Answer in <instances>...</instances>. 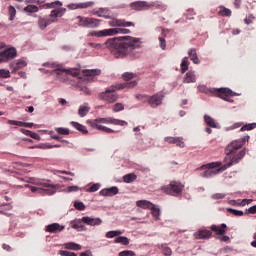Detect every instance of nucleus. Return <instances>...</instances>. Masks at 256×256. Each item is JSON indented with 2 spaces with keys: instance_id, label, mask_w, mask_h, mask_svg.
I'll list each match as a JSON object with an SVG mask.
<instances>
[{
  "instance_id": "f257e3e1",
  "label": "nucleus",
  "mask_w": 256,
  "mask_h": 256,
  "mask_svg": "<svg viewBox=\"0 0 256 256\" xmlns=\"http://www.w3.org/2000/svg\"><path fill=\"white\" fill-rule=\"evenodd\" d=\"M143 42L140 38L133 36H120L109 38L105 42L106 49H109L115 59H125L133 53L134 49H139Z\"/></svg>"
},
{
  "instance_id": "f03ea898",
  "label": "nucleus",
  "mask_w": 256,
  "mask_h": 256,
  "mask_svg": "<svg viewBox=\"0 0 256 256\" xmlns=\"http://www.w3.org/2000/svg\"><path fill=\"white\" fill-rule=\"evenodd\" d=\"M44 9H53L49 16L38 18V27L42 31L47 29L52 23H57L58 18L63 17L67 13V8H63V2L56 0L54 2L44 4Z\"/></svg>"
},
{
  "instance_id": "7ed1b4c3",
  "label": "nucleus",
  "mask_w": 256,
  "mask_h": 256,
  "mask_svg": "<svg viewBox=\"0 0 256 256\" xmlns=\"http://www.w3.org/2000/svg\"><path fill=\"white\" fill-rule=\"evenodd\" d=\"M137 86V81L124 82L116 85H112L105 89V91L98 94L99 101H104V103L113 104L119 99V95L116 91H121L123 89H133Z\"/></svg>"
},
{
  "instance_id": "20e7f679",
  "label": "nucleus",
  "mask_w": 256,
  "mask_h": 256,
  "mask_svg": "<svg viewBox=\"0 0 256 256\" xmlns=\"http://www.w3.org/2000/svg\"><path fill=\"white\" fill-rule=\"evenodd\" d=\"M92 129L97 131H103V133H117L115 130L106 127L105 125H118L119 127H125L128 123L125 120L115 119L113 117L96 118L88 122Z\"/></svg>"
},
{
  "instance_id": "39448f33",
  "label": "nucleus",
  "mask_w": 256,
  "mask_h": 256,
  "mask_svg": "<svg viewBox=\"0 0 256 256\" xmlns=\"http://www.w3.org/2000/svg\"><path fill=\"white\" fill-rule=\"evenodd\" d=\"M233 165V162H230L226 165H223L221 167V163L219 162H211L209 164L203 165L199 168V171H203L200 173V177H204L208 179V177H213V175H217V173H221L223 171H226Z\"/></svg>"
},
{
  "instance_id": "423d86ee",
  "label": "nucleus",
  "mask_w": 256,
  "mask_h": 256,
  "mask_svg": "<svg viewBox=\"0 0 256 256\" xmlns=\"http://www.w3.org/2000/svg\"><path fill=\"white\" fill-rule=\"evenodd\" d=\"M130 7L133 11H147V9H151L152 7H154V9H159L160 11H165V9H167V6L159 1L151 3H148L147 1H136L132 2Z\"/></svg>"
},
{
  "instance_id": "0eeeda50",
  "label": "nucleus",
  "mask_w": 256,
  "mask_h": 256,
  "mask_svg": "<svg viewBox=\"0 0 256 256\" xmlns=\"http://www.w3.org/2000/svg\"><path fill=\"white\" fill-rule=\"evenodd\" d=\"M183 189H185V185L179 181H171L169 185L163 186L162 191L166 193V195H172V197H179L183 193Z\"/></svg>"
},
{
  "instance_id": "6e6552de",
  "label": "nucleus",
  "mask_w": 256,
  "mask_h": 256,
  "mask_svg": "<svg viewBox=\"0 0 256 256\" xmlns=\"http://www.w3.org/2000/svg\"><path fill=\"white\" fill-rule=\"evenodd\" d=\"M46 67H49L52 70V73H56V75H63L65 73L66 75H72V77H77L79 73L75 71L74 69H65L62 64L52 62V63H46L44 64Z\"/></svg>"
},
{
  "instance_id": "1a4fd4ad",
  "label": "nucleus",
  "mask_w": 256,
  "mask_h": 256,
  "mask_svg": "<svg viewBox=\"0 0 256 256\" xmlns=\"http://www.w3.org/2000/svg\"><path fill=\"white\" fill-rule=\"evenodd\" d=\"M164 98L165 94H163V92H158L152 96H138V99H141L142 101H147L152 109L159 107V105L163 103Z\"/></svg>"
},
{
  "instance_id": "9d476101",
  "label": "nucleus",
  "mask_w": 256,
  "mask_h": 256,
  "mask_svg": "<svg viewBox=\"0 0 256 256\" xmlns=\"http://www.w3.org/2000/svg\"><path fill=\"white\" fill-rule=\"evenodd\" d=\"M78 25L80 27H87L88 29H95L99 27V19L96 18H89V17H83V16H78Z\"/></svg>"
},
{
  "instance_id": "9b49d317",
  "label": "nucleus",
  "mask_w": 256,
  "mask_h": 256,
  "mask_svg": "<svg viewBox=\"0 0 256 256\" xmlns=\"http://www.w3.org/2000/svg\"><path fill=\"white\" fill-rule=\"evenodd\" d=\"M210 93H217L220 99H223L224 101H228V103H233V99H231V97H235L238 95L237 93L233 92L229 88H220L218 90H210Z\"/></svg>"
},
{
  "instance_id": "f8f14e48",
  "label": "nucleus",
  "mask_w": 256,
  "mask_h": 256,
  "mask_svg": "<svg viewBox=\"0 0 256 256\" xmlns=\"http://www.w3.org/2000/svg\"><path fill=\"white\" fill-rule=\"evenodd\" d=\"M241 147H242L241 140H234L230 144H228L225 150V153L227 156L235 155V151H237L238 149H241Z\"/></svg>"
},
{
  "instance_id": "ddd939ff",
  "label": "nucleus",
  "mask_w": 256,
  "mask_h": 256,
  "mask_svg": "<svg viewBox=\"0 0 256 256\" xmlns=\"http://www.w3.org/2000/svg\"><path fill=\"white\" fill-rule=\"evenodd\" d=\"M12 73H17L19 69H23V67H27V62L23 59L14 60L9 65Z\"/></svg>"
},
{
  "instance_id": "4468645a",
  "label": "nucleus",
  "mask_w": 256,
  "mask_h": 256,
  "mask_svg": "<svg viewBox=\"0 0 256 256\" xmlns=\"http://www.w3.org/2000/svg\"><path fill=\"white\" fill-rule=\"evenodd\" d=\"M93 5H95V2L93 1L84 2V3H71V4H68V9H70L71 11L75 9H87L89 7H93Z\"/></svg>"
},
{
  "instance_id": "2eb2a0df",
  "label": "nucleus",
  "mask_w": 256,
  "mask_h": 256,
  "mask_svg": "<svg viewBox=\"0 0 256 256\" xmlns=\"http://www.w3.org/2000/svg\"><path fill=\"white\" fill-rule=\"evenodd\" d=\"M213 232L207 229H199L194 233L195 239H211Z\"/></svg>"
},
{
  "instance_id": "dca6fc26",
  "label": "nucleus",
  "mask_w": 256,
  "mask_h": 256,
  "mask_svg": "<svg viewBox=\"0 0 256 256\" xmlns=\"http://www.w3.org/2000/svg\"><path fill=\"white\" fill-rule=\"evenodd\" d=\"M65 226L60 225L59 223H52L45 227L47 233H61L64 231Z\"/></svg>"
},
{
  "instance_id": "f3484780",
  "label": "nucleus",
  "mask_w": 256,
  "mask_h": 256,
  "mask_svg": "<svg viewBox=\"0 0 256 256\" xmlns=\"http://www.w3.org/2000/svg\"><path fill=\"white\" fill-rule=\"evenodd\" d=\"M82 223H85L86 225H90L91 227H95L97 225H101V223H103V220H101V218L84 216L82 217Z\"/></svg>"
},
{
  "instance_id": "a211bd4d",
  "label": "nucleus",
  "mask_w": 256,
  "mask_h": 256,
  "mask_svg": "<svg viewBox=\"0 0 256 256\" xmlns=\"http://www.w3.org/2000/svg\"><path fill=\"white\" fill-rule=\"evenodd\" d=\"M83 75L87 77V81H95V77L101 75V71L99 69H87L83 70Z\"/></svg>"
},
{
  "instance_id": "6ab92c4d",
  "label": "nucleus",
  "mask_w": 256,
  "mask_h": 256,
  "mask_svg": "<svg viewBox=\"0 0 256 256\" xmlns=\"http://www.w3.org/2000/svg\"><path fill=\"white\" fill-rule=\"evenodd\" d=\"M117 193H119V188L113 186L111 188L102 189L99 192V195L102 197H113V195H117Z\"/></svg>"
},
{
  "instance_id": "aec40b11",
  "label": "nucleus",
  "mask_w": 256,
  "mask_h": 256,
  "mask_svg": "<svg viewBox=\"0 0 256 256\" xmlns=\"http://www.w3.org/2000/svg\"><path fill=\"white\" fill-rule=\"evenodd\" d=\"M42 188V193L44 195H55V193H57V189L55 188V186L48 184V183H42L40 184Z\"/></svg>"
},
{
  "instance_id": "412c9836",
  "label": "nucleus",
  "mask_w": 256,
  "mask_h": 256,
  "mask_svg": "<svg viewBox=\"0 0 256 256\" xmlns=\"http://www.w3.org/2000/svg\"><path fill=\"white\" fill-rule=\"evenodd\" d=\"M6 61H11V59H15L17 57V49L11 47L2 51Z\"/></svg>"
},
{
  "instance_id": "4be33fe9",
  "label": "nucleus",
  "mask_w": 256,
  "mask_h": 256,
  "mask_svg": "<svg viewBox=\"0 0 256 256\" xmlns=\"http://www.w3.org/2000/svg\"><path fill=\"white\" fill-rule=\"evenodd\" d=\"M210 231L214 232L215 235H225L227 233V224H221L220 226L212 225L210 226Z\"/></svg>"
},
{
  "instance_id": "5701e85b",
  "label": "nucleus",
  "mask_w": 256,
  "mask_h": 256,
  "mask_svg": "<svg viewBox=\"0 0 256 256\" xmlns=\"http://www.w3.org/2000/svg\"><path fill=\"white\" fill-rule=\"evenodd\" d=\"M112 27H135V24L133 22L125 21V20H119L115 19L111 23Z\"/></svg>"
},
{
  "instance_id": "b1692460",
  "label": "nucleus",
  "mask_w": 256,
  "mask_h": 256,
  "mask_svg": "<svg viewBox=\"0 0 256 256\" xmlns=\"http://www.w3.org/2000/svg\"><path fill=\"white\" fill-rule=\"evenodd\" d=\"M90 111H91V106H89V103L85 102L79 106L78 115L80 117H87Z\"/></svg>"
},
{
  "instance_id": "393cba45",
  "label": "nucleus",
  "mask_w": 256,
  "mask_h": 256,
  "mask_svg": "<svg viewBox=\"0 0 256 256\" xmlns=\"http://www.w3.org/2000/svg\"><path fill=\"white\" fill-rule=\"evenodd\" d=\"M90 37H111V29H104L100 31H91Z\"/></svg>"
},
{
  "instance_id": "a878e982",
  "label": "nucleus",
  "mask_w": 256,
  "mask_h": 256,
  "mask_svg": "<svg viewBox=\"0 0 256 256\" xmlns=\"http://www.w3.org/2000/svg\"><path fill=\"white\" fill-rule=\"evenodd\" d=\"M131 30L127 28H110V37L113 35H129Z\"/></svg>"
},
{
  "instance_id": "bb28decb",
  "label": "nucleus",
  "mask_w": 256,
  "mask_h": 256,
  "mask_svg": "<svg viewBox=\"0 0 256 256\" xmlns=\"http://www.w3.org/2000/svg\"><path fill=\"white\" fill-rule=\"evenodd\" d=\"M70 125L73 127V129H76V131H79L83 135H87V133H89V131L87 130V127L80 124L79 122L72 121Z\"/></svg>"
},
{
  "instance_id": "cd10ccee",
  "label": "nucleus",
  "mask_w": 256,
  "mask_h": 256,
  "mask_svg": "<svg viewBox=\"0 0 256 256\" xmlns=\"http://www.w3.org/2000/svg\"><path fill=\"white\" fill-rule=\"evenodd\" d=\"M195 81H197L195 71H188L183 79V83H195Z\"/></svg>"
},
{
  "instance_id": "c85d7f7f",
  "label": "nucleus",
  "mask_w": 256,
  "mask_h": 256,
  "mask_svg": "<svg viewBox=\"0 0 256 256\" xmlns=\"http://www.w3.org/2000/svg\"><path fill=\"white\" fill-rule=\"evenodd\" d=\"M204 121H205L206 125H208V127H211L212 129H217V127H219V124H217V122H215V119H213L209 115H204Z\"/></svg>"
},
{
  "instance_id": "c756f323",
  "label": "nucleus",
  "mask_w": 256,
  "mask_h": 256,
  "mask_svg": "<svg viewBox=\"0 0 256 256\" xmlns=\"http://www.w3.org/2000/svg\"><path fill=\"white\" fill-rule=\"evenodd\" d=\"M136 205L140 207V209H151V207H153V203L147 200H139L136 202Z\"/></svg>"
},
{
  "instance_id": "7c9ffc66",
  "label": "nucleus",
  "mask_w": 256,
  "mask_h": 256,
  "mask_svg": "<svg viewBox=\"0 0 256 256\" xmlns=\"http://www.w3.org/2000/svg\"><path fill=\"white\" fill-rule=\"evenodd\" d=\"M158 249H161L163 255L171 256L173 255V250L167 246V244H158Z\"/></svg>"
},
{
  "instance_id": "2f4dec72",
  "label": "nucleus",
  "mask_w": 256,
  "mask_h": 256,
  "mask_svg": "<svg viewBox=\"0 0 256 256\" xmlns=\"http://www.w3.org/2000/svg\"><path fill=\"white\" fill-rule=\"evenodd\" d=\"M65 249H69L70 251H81V245L75 242H68L64 244Z\"/></svg>"
},
{
  "instance_id": "473e14b6",
  "label": "nucleus",
  "mask_w": 256,
  "mask_h": 256,
  "mask_svg": "<svg viewBox=\"0 0 256 256\" xmlns=\"http://www.w3.org/2000/svg\"><path fill=\"white\" fill-rule=\"evenodd\" d=\"M188 55L191 61L195 63V65L199 64V57L197 56V50L191 49L190 51H188Z\"/></svg>"
},
{
  "instance_id": "72a5a7b5",
  "label": "nucleus",
  "mask_w": 256,
  "mask_h": 256,
  "mask_svg": "<svg viewBox=\"0 0 256 256\" xmlns=\"http://www.w3.org/2000/svg\"><path fill=\"white\" fill-rule=\"evenodd\" d=\"M137 180V175L134 173L126 174L123 176L124 183H133V181Z\"/></svg>"
},
{
  "instance_id": "f704fd0d",
  "label": "nucleus",
  "mask_w": 256,
  "mask_h": 256,
  "mask_svg": "<svg viewBox=\"0 0 256 256\" xmlns=\"http://www.w3.org/2000/svg\"><path fill=\"white\" fill-rule=\"evenodd\" d=\"M246 154L247 150L243 149L238 154H233V158L231 159V161H241V159H243V157H245Z\"/></svg>"
},
{
  "instance_id": "c9c22d12",
  "label": "nucleus",
  "mask_w": 256,
  "mask_h": 256,
  "mask_svg": "<svg viewBox=\"0 0 256 256\" xmlns=\"http://www.w3.org/2000/svg\"><path fill=\"white\" fill-rule=\"evenodd\" d=\"M222 17H231V9L226 8L225 6L220 7L218 12Z\"/></svg>"
},
{
  "instance_id": "e433bc0d",
  "label": "nucleus",
  "mask_w": 256,
  "mask_h": 256,
  "mask_svg": "<svg viewBox=\"0 0 256 256\" xmlns=\"http://www.w3.org/2000/svg\"><path fill=\"white\" fill-rule=\"evenodd\" d=\"M25 13H38L39 7L37 5H27L24 8Z\"/></svg>"
},
{
  "instance_id": "4c0bfd02",
  "label": "nucleus",
  "mask_w": 256,
  "mask_h": 256,
  "mask_svg": "<svg viewBox=\"0 0 256 256\" xmlns=\"http://www.w3.org/2000/svg\"><path fill=\"white\" fill-rule=\"evenodd\" d=\"M189 69V60L184 57L181 62V73H185Z\"/></svg>"
},
{
  "instance_id": "58836bf2",
  "label": "nucleus",
  "mask_w": 256,
  "mask_h": 256,
  "mask_svg": "<svg viewBox=\"0 0 256 256\" xmlns=\"http://www.w3.org/2000/svg\"><path fill=\"white\" fill-rule=\"evenodd\" d=\"M135 77H137V74L133 72H125L122 74L124 81H131V79H135Z\"/></svg>"
},
{
  "instance_id": "ea45409f",
  "label": "nucleus",
  "mask_w": 256,
  "mask_h": 256,
  "mask_svg": "<svg viewBox=\"0 0 256 256\" xmlns=\"http://www.w3.org/2000/svg\"><path fill=\"white\" fill-rule=\"evenodd\" d=\"M253 129H256V123H249L245 124L244 126L241 127L240 131H253Z\"/></svg>"
},
{
  "instance_id": "a19ab883",
  "label": "nucleus",
  "mask_w": 256,
  "mask_h": 256,
  "mask_svg": "<svg viewBox=\"0 0 256 256\" xmlns=\"http://www.w3.org/2000/svg\"><path fill=\"white\" fill-rule=\"evenodd\" d=\"M8 15H9V21H13L15 19V15H17V10L13 6L8 7Z\"/></svg>"
},
{
  "instance_id": "79ce46f5",
  "label": "nucleus",
  "mask_w": 256,
  "mask_h": 256,
  "mask_svg": "<svg viewBox=\"0 0 256 256\" xmlns=\"http://www.w3.org/2000/svg\"><path fill=\"white\" fill-rule=\"evenodd\" d=\"M121 234L122 232L120 230L109 231L106 233V238L113 239V237H119Z\"/></svg>"
},
{
  "instance_id": "37998d69",
  "label": "nucleus",
  "mask_w": 256,
  "mask_h": 256,
  "mask_svg": "<svg viewBox=\"0 0 256 256\" xmlns=\"http://www.w3.org/2000/svg\"><path fill=\"white\" fill-rule=\"evenodd\" d=\"M115 243H121L122 245H128L129 244V238L125 236H118L115 240Z\"/></svg>"
},
{
  "instance_id": "c03bdc74",
  "label": "nucleus",
  "mask_w": 256,
  "mask_h": 256,
  "mask_svg": "<svg viewBox=\"0 0 256 256\" xmlns=\"http://www.w3.org/2000/svg\"><path fill=\"white\" fill-rule=\"evenodd\" d=\"M150 209L153 217H155V219H159V216L161 215V210L157 208L155 204H153V207H151Z\"/></svg>"
},
{
  "instance_id": "a18cd8bd",
  "label": "nucleus",
  "mask_w": 256,
  "mask_h": 256,
  "mask_svg": "<svg viewBox=\"0 0 256 256\" xmlns=\"http://www.w3.org/2000/svg\"><path fill=\"white\" fill-rule=\"evenodd\" d=\"M11 72L7 69H0V79H9Z\"/></svg>"
},
{
  "instance_id": "49530a36",
  "label": "nucleus",
  "mask_w": 256,
  "mask_h": 256,
  "mask_svg": "<svg viewBox=\"0 0 256 256\" xmlns=\"http://www.w3.org/2000/svg\"><path fill=\"white\" fill-rule=\"evenodd\" d=\"M100 188H101V184L96 183V184H93L91 187H89L86 191L87 193H95L99 191Z\"/></svg>"
},
{
  "instance_id": "de8ad7c7",
  "label": "nucleus",
  "mask_w": 256,
  "mask_h": 256,
  "mask_svg": "<svg viewBox=\"0 0 256 256\" xmlns=\"http://www.w3.org/2000/svg\"><path fill=\"white\" fill-rule=\"evenodd\" d=\"M123 109H125V106L122 103H116L112 107V111H114V113H119V111H123Z\"/></svg>"
},
{
  "instance_id": "09e8293b",
  "label": "nucleus",
  "mask_w": 256,
  "mask_h": 256,
  "mask_svg": "<svg viewBox=\"0 0 256 256\" xmlns=\"http://www.w3.org/2000/svg\"><path fill=\"white\" fill-rule=\"evenodd\" d=\"M228 213H232V215H235L236 217H243V211H241V210H235L232 208H228Z\"/></svg>"
},
{
  "instance_id": "8fccbe9b",
  "label": "nucleus",
  "mask_w": 256,
  "mask_h": 256,
  "mask_svg": "<svg viewBox=\"0 0 256 256\" xmlns=\"http://www.w3.org/2000/svg\"><path fill=\"white\" fill-rule=\"evenodd\" d=\"M56 133H59V135H69V128H55Z\"/></svg>"
},
{
  "instance_id": "3c124183",
  "label": "nucleus",
  "mask_w": 256,
  "mask_h": 256,
  "mask_svg": "<svg viewBox=\"0 0 256 256\" xmlns=\"http://www.w3.org/2000/svg\"><path fill=\"white\" fill-rule=\"evenodd\" d=\"M81 223H83V218L72 222V229H81L83 227Z\"/></svg>"
},
{
  "instance_id": "603ef678",
  "label": "nucleus",
  "mask_w": 256,
  "mask_h": 256,
  "mask_svg": "<svg viewBox=\"0 0 256 256\" xmlns=\"http://www.w3.org/2000/svg\"><path fill=\"white\" fill-rule=\"evenodd\" d=\"M74 207H75V209H77L78 211H85V204H83V202L76 201V202L74 203Z\"/></svg>"
},
{
  "instance_id": "864d4df0",
  "label": "nucleus",
  "mask_w": 256,
  "mask_h": 256,
  "mask_svg": "<svg viewBox=\"0 0 256 256\" xmlns=\"http://www.w3.org/2000/svg\"><path fill=\"white\" fill-rule=\"evenodd\" d=\"M118 256H135L133 250H124L119 252Z\"/></svg>"
},
{
  "instance_id": "5fc2aeb1",
  "label": "nucleus",
  "mask_w": 256,
  "mask_h": 256,
  "mask_svg": "<svg viewBox=\"0 0 256 256\" xmlns=\"http://www.w3.org/2000/svg\"><path fill=\"white\" fill-rule=\"evenodd\" d=\"M174 144L177 145V147H185V142H183V138L181 137H176Z\"/></svg>"
},
{
  "instance_id": "6e6d98bb",
  "label": "nucleus",
  "mask_w": 256,
  "mask_h": 256,
  "mask_svg": "<svg viewBox=\"0 0 256 256\" xmlns=\"http://www.w3.org/2000/svg\"><path fill=\"white\" fill-rule=\"evenodd\" d=\"M8 125H14V127H21L22 121L8 120Z\"/></svg>"
},
{
  "instance_id": "4d7b16f0",
  "label": "nucleus",
  "mask_w": 256,
  "mask_h": 256,
  "mask_svg": "<svg viewBox=\"0 0 256 256\" xmlns=\"http://www.w3.org/2000/svg\"><path fill=\"white\" fill-rule=\"evenodd\" d=\"M59 255L61 256H77L74 252H69L65 250H60Z\"/></svg>"
},
{
  "instance_id": "13d9d810",
  "label": "nucleus",
  "mask_w": 256,
  "mask_h": 256,
  "mask_svg": "<svg viewBox=\"0 0 256 256\" xmlns=\"http://www.w3.org/2000/svg\"><path fill=\"white\" fill-rule=\"evenodd\" d=\"M227 197V194L225 193H216L212 195V199H225Z\"/></svg>"
},
{
  "instance_id": "bf43d9fd",
  "label": "nucleus",
  "mask_w": 256,
  "mask_h": 256,
  "mask_svg": "<svg viewBox=\"0 0 256 256\" xmlns=\"http://www.w3.org/2000/svg\"><path fill=\"white\" fill-rule=\"evenodd\" d=\"M80 91H82V93H84V95H91V91L89 90V88L87 86L80 87Z\"/></svg>"
},
{
  "instance_id": "052dcab7",
  "label": "nucleus",
  "mask_w": 256,
  "mask_h": 256,
  "mask_svg": "<svg viewBox=\"0 0 256 256\" xmlns=\"http://www.w3.org/2000/svg\"><path fill=\"white\" fill-rule=\"evenodd\" d=\"M198 91H200V93H209V90L207 89V86H205V85H199Z\"/></svg>"
},
{
  "instance_id": "680f3d73",
  "label": "nucleus",
  "mask_w": 256,
  "mask_h": 256,
  "mask_svg": "<svg viewBox=\"0 0 256 256\" xmlns=\"http://www.w3.org/2000/svg\"><path fill=\"white\" fill-rule=\"evenodd\" d=\"M249 139H251V137L249 135L244 136L241 140H240V145H245V143L249 142Z\"/></svg>"
},
{
  "instance_id": "e2e57ef3",
  "label": "nucleus",
  "mask_w": 256,
  "mask_h": 256,
  "mask_svg": "<svg viewBox=\"0 0 256 256\" xmlns=\"http://www.w3.org/2000/svg\"><path fill=\"white\" fill-rule=\"evenodd\" d=\"M67 191H68V193L77 192V191H79V187L78 186H69L67 188Z\"/></svg>"
},
{
  "instance_id": "0e129e2a",
  "label": "nucleus",
  "mask_w": 256,
  "mask_h": 256,
  "mask_svg": "<svg viewBox=\"0 0 256 256\" xmlns=\"http://www.w3.org/2000/svg\"><path fill=\"white\" fill-rule=\"evenodd\" d=\"M159 41H160L161 49L165 50V48L167 47V44L165 42V38H159Z\"/></svg>"
},
{
  "instance_id": "69168bd1",
  "label": "nucleus",
  "mask_w": 256,
  "mask_h": 256,
  "mask_svg": "<svg viewBox=\"0 0 256 256\" xmlns=\"http://www.w3.org/2000/svg\"><path fill=\"white\" fill-rule=\"evenodd\" d=\"M177 137H166L164 141H167V143L175 144Z\"/></svg>"
},
{
  "instance_id": "338daca9",
  "label": "nucleus",
  "mask_w": 256,
  "mask_h": 256,
  "mask_svg": "<svg viewBox=\"0 0 256 256\" xmlns=\"http://www.w3.org/2000/svg\"><path fill=\"white\" fill-rule=\"evenodd\" d=\"M90 47H93V49H103V44L90 43Z\"/></svg>"
},
{
  "instance_id": "774afa93",
  "label": "nucleus",
  "mask_w": 256,
  "mask_h": 256,
  "mask_svg": "<svg viewBox=\"0 0 256 256\" xmlns=\"http://www.w3.org/2000/svg\"><path fill=\"white\" fill-rule=\"evenodd\" d=\"M248 213H250L251 215H255V213H256V205L250 207L248 209Z\"/></svg>"
}]
</instances>
